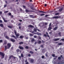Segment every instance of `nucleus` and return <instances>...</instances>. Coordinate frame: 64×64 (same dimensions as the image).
<instances>
[{
    "mask_svg": "<svg viewBox=\"0 0 64 64\" xmlns=\"http://www.w3.org/2000/svg\"><path fill=\"white\" fill-rule=\"evenodd\" d=\"M44 58H45V57L44 56H42V59H44Z\"/></svg>",
    "mask_w": 64,
    "mask_h": 64,
    "instance_id": "obj_40",
    "label": "nucleus"
},
{
    "mask_svg": "<svg viewBox=\"0 0 64 64\" xmlns=\"http://www.w3.org/2000/svg\"><path fill=\"white\" fill-rule=\"evenodd\" d=\"M18 21H20V22H22V20H18Z\"/></svg>",
    "mask_w": 64,
    "mask_h": 64,
    "instance_id": "obj_53",
    "label": "nucleus"
},
{
    "mask_svg": "<svg viewBox=\"0 0 64 64\" xmlns=\"http://www.w3.org/2000/svg\"><path fill=\"white\" fill-rule=\"evenodd\" d=\"M46 57H48V54H46Z\"/></svg>",
    "mask_w": 64,
    "mask_h": 64,
    "instance_id": "obj_63",
    "label": "nucleus"
},
{
    "mask_svg": "<svg viewBox=\"0 0 64 64\" xmlns=\"http://www.w3.org/2000/svg\"><path fill=\"white\" fill-rule=\"evenodd\" d=\"M5 38H6V39L10 40V41H11V42H16V40L14 38H11L10 39L7 36H6Z\"/></svg>",
    "mask_w": 64,
    "mask_h": 64,
    "instance_id": "obj_2",
    "label": "nucleus"
},
{
    "mask_svg": "<svg viewBox=\"0 0 64 64\" xmlns=\"http://www.w3.org/2000/svg\"><path fill=\"white\" fill-rule=\"evenodd\" d=\"M6 44H7V41L6 40H5L4 42V43L3 44V45H5Z\"/></svg>",
    "mask_w": 64,
    "mask_h": 64,
    "instance_id": "obj_11",
    "label": "nucleus"
},
{
    "mask_svg": "<svg viewBox=\"0 0 64 64\" xmlns=\"http://www.w3.org/2000/svg\"><path fill=\"white\" fill-rule=\"evenodd\" d=\"M7 46H8V49L9 48H10L11 46V44L10 43H8L7 44Z\"/></svg>",
    "mask_w": 64,
    "mask_h": 64,
    "instance_id": "obj_5",
    "label": "nucleus"
},
{
    "mask_svg": "<svg viewBox=\"0 0 64 64\" xmlns=\"http://www.w3.org/2000/svg\"><path fill=\"white\" fill-rule=\"evenodd\" d=\"M0 55L2 57H1L2 59H3L4 58V56H5V54L2 52H0Z\"/></svg>",
    "mask_w": 64,
    "mask_h": 64,
    "instance_id": "obj_3",
    "label": "nucleus"
},
{
    "mask_svg": "<svg viewBox=\"0 0 64 64\" xmlns=\"http://www.w3.org/2000/svg\"><path fill=\"white\" fill-rule=\"evenodd\" d=\"M58 44L59 45H62V43L61 42L59 44Z\"/></svg>",
    "mask_w": 64,
    "mask_h": 64,
    "instance_id": "obj_43",
    "label": "nucleus"
},
{
    "mask_svg": "<svg viewBox=\"0 0 64 64\" xmlns=\"http://www.w3.org/2000/svg\"><path fill=\"white\" fill-rule=\"evenodd\" d=\"M58 35H60V37L61 36V32H60L58 33Z\"/></svg>",
    "mask_w": 64,
    "mask_h": 64,
    "instance_id": "obj_27",
    "label": "nucleus"
},
{
    "mask_svg": "<svg viewBox=\"0 0 64 64\" xmlns=\"http://www.w3.org/2000/svg\"><path fill=\"white\" fill-rule=\"evenodd\" d=\"M28 57H31V54H28Z\"/></svg>",
    "mask_w": 64,
    "mask_h": 64,
    "instance_id": "obj_41",
    "label": "nucleus"
},
{
    "mask_svg": "<svg viewBox=\"0 0 64 64\" xmlns=\"http://www.w3.org/2000/svg\"><path fill=\"white\" fill-rule=\"evenodd\" d=\"M0 23H3V22H2V21L1 20H0Z\"/></svg>",
    "mask_w": 64,
    "mask_h": 64,
    "instance_id": "obj_54",
    "label": "nucleus"
},
{
    "mask_svg": "<svg viewBox=\"0 0 64 64\" xmlns=\"http://www.w3.org/2000/svg\"><path fill=\"white\" fill-rule=\"evenodd\" d=\"M45 14H40V16H44Z\"/></svg>",
    "mask_w": 64,
    "mask_h": 64,
    "instance_id": "obj_25",
    "label": "nucleus"
},
{
    "mask_svg": "<svg viewBox=\"0 0 64 64\" xmlns=\"http://www.w3.org/2000/svg\"><path fill=\"white\" fill-rule=\"evenodd\" d=\"M2 42H3V40H0V43H2Z\"/></svg>",
    "mask_w": 64,
    "mask_h": 64,
    "instance_id": "obj_48",
    "label": "nucleus"
},
{
    "mask_svg": "<svg viewBox=\"0 0 64 64\" xmlns=\"http://www.w3.org/2000/svg\"><path fill=\"white\" fill-rule=\"evenodd\" d=\"M30 8L31 9H32L33 10H34V8H33V7H31Z\"/></svg>",
    "mask_w": 64,
    "mask_h": 64,
    "instance_id": "obj_36",
    "label": "nucleus"
},
{
    "mask_svg": "<svg viewBox=\"0 0 64 64\" xmlns=\"http://www.w3.org/2000/svg\"><path fill=\"white\" fill-rule=\"evenodd\" d=\"M36 34L38 35H41L42 34H41L40 33H39L38 32H37L36 33Z\"/></svg>",
    "mask_w": 64,
    "mask_h": 64,
    "instance_id": "obj_15",
    "label": "nucleus"
},
{
    "mask_svg": "<svg viewBox=\"0 0 64 64\" xmlns=\"http://www.w3.org/2000/svg\"><path fill=\"white\" fill-rule=\"evenodd\" d=\"M25 48L26 49H28V48H29V47L28 46H26L25 47Z\"/></svg>",
    "mask_w": 64,
    "mask_h": 64,
    "instance_id": "obj_26",
    "label": "nucleus"
},
{
    "mask_svg": "<svg viewBox=\"0 0 64 64\" xmlns=\"http://www.w3.org/2000/svg\"><path fill=\"white\" fill-rule=\"evenodd\" d=\"M44 6H45V7H46V6H47V4H45Z\"/></svg>",
    "mask_w": 64,
    "mask_h": 64,
    "instance_id": "obj_60",
    "label": "nucleus"
},
{
    "mask_svg": "<svg viewBox=\"0 0 64 64\" xmlns=\"http://www.w3.org/2000/svg\"><path fill=\"white\" fill-rule=\"evenodd\" d=\"M24 37V36H20V39H22V38H23Z\"/></svg>",
    "mask_w": 64,
    "mask_h": 64,
    "instance_id": "obj_28",
    "label": "nucleus"
},
{
    "mask_svg": "<svg viewBox=\"0 0 64 64\" xmlns=\"http://www.w3.org/2000/svg\"><path fill=\"white\" fill-rule=\"evenodd\" d=\"M18 28L20 29H21V27L20 26H19Z\"/></svg>",
    "mask_w": 64,
    "mask_h": 64,
    "instance_id": "obj_58",
    "label": "nucleus"
},
{
    "mask_svg": "<svg viewBox=\"0 0 64 64\" xmlns=\"http://www.w3.org/2000/svg\"><path fill=\"white\" fill-rule=\"evenodd\" d=\"M52 29V28H51V26H49L48 30H51Z\"/></svg>",
    "mask_w": 64,
    "mask_h": 64,
    "instance_id": "obj_16",
    "label": "nucleus"
},
{
    "mask_svg": "<svg viewBox=\"0 0 64 64\" xmlns=\"http://www.w3.org/2000/svg\"><path fill=\"white\" fill-rule=\"evenodd\" d=\"M42 53H44L45 52V50L44 49H43L42 51Z\"/></svg>",
    "mask_w": 64,
    "mask_h": 64,
    "instance_id": "obj_39",
    "label": "nucleus"
},
{
    "mask_svg": "<svg viewBox=\"0 0 64 64\" xmlns=\"http://www.w3.org/2000/svg\"><path fill=\"white\" fill-rule=\"evenodd\" d=\"M30 61L31 63H34V60L33 59H31L30 60Z\"/></svg>",
    "mask_w": 64,
    "mask_h": 64,
    "instance_id": "obj_12",
    "label": "nucleus"
},
{
    "mask_svg": "<svg viewBox=\"0 0 64 64\" xmlns=\"http://www.w3.org/2000/svg\"><path fill=\"white\" fill-rule=\"evenodd\" d=\"M8 10L5 11L4 13H8Z\"/></svg>",
    "mask_w": 64,
    "mask_h": 64,
    "instance_id": "obj_37",
    "label": "nucleus"
},
{
    "mask_svg": "<svg viewBox=\"0 0 64 64\" xmlns=\"http://www.w3.org/2000/svg\"><path fill=\"white\" fill-rule=\"evenodd\" d=\"M21 25V23H19L18 24V26H20V25Z\"/></svg>",
    "mask_w": 64,
    "mask_h": 64,
    "instance_id": "obj_47",
    "label": "nucleus"
},
{
    "mask_svg": "<svg viewBox=\"0 0 64 64\" xmlns=\"http://www.w3.org/2000/svg\"><path fill=\"white\" fill-rule=\"evenodd\" d=\"M4 22H7V20H4Z\"/></svg>",
    "mask_w": 64,
    "mask_h": 64,
    "instance_id": "obj_56",
    "label": "nucleus"
},
{
    "mask_svg": "<svg viewBox=\"0 0 64 64\" xmlns=\"http://www.w3.org/2000/svg\"><path fill=\"white\" fill-rule=\"evenodd\" d=\"M41 47H42V48H43V45H41L40 46Z\"/></svg>",
    "mask_w": 64,
    "mask_h": 64,
    "instance_id": "obj_51",
    "label": "nucleus"
},
{
    "mask_svg": "<svg viewBox=\"0 0 64 64\" xmlns=\"http://www.w3.org/2000/svg\"><path fill=\"white\" fill-rule=\"evenodd\" d=\"M50 16L49 14H46L45 16V17H48V16Z\"/></svg>",
    "mask_w": 64,
    "mask_h": 64,
    "instance_id": "obj_34",
    "label": "nucleus"
},
{
    "mask_svg": "<svg viewBox=\"0 0 64 64\" xmlns=\"http://www.w3.org/2000/svg\"><path fill=\"white\" fill-rule=\"evenodd\" d=\"M14 57V56L13 55H11L9 57V59H11L12 57Z\"/></svg>",
    "mask_w": 64,
    "mask_h": 64,
    "instance_id": "obj_22",
    "label": "nucleus"
},
{
    "mask_svg": "<svg viewBox=\"0 0 64 64\" xmlns=\"http://www.w3.org/2000/svg\"><path fill=\"white\" fill-rule=\"evenodd\" d=\"M32 42H33V41H35V40L34 38H32L31 40Z\"/></svg>",
    "mask_w": 64,
    "mask_h": 64,
    "instance_id": "obj_33",
    "label": "nucleus"
},
{
    "mask_svg": "<svg viewBox=\"0 0 64 64\" xmlns=\"http://www.w3.org/2000/svg\"><path fill=\"white\" fill-rule=\"evenodd\" d=\"M37 29L35 28L34 29V32H37Z\"/></svg>",
    "mask_w": 64,
    "mask_h": 64,
    "instance_id": "obj_18",
    "label": "nucleus"
},
{
    "mask_svg": "<svg viewBox=\"0 0 64 64\" xmlns=\"http://www.w3.org/2000/svg\"><path fill=\"white\" fill-rule=\"evenodd\" d=\"M45 25H47V23L46 22H45Z\"/></svg>",
    "mask_w": 64,
    "mask_h": 64,
    "instance_id": "obj_62",
    "label": "nucleus"
},
{
    "mask_svg": "<svg viewBox=\"0 0 64 64\" xmlns=\"http://www.w3.org/2000/svg\"><path fill=\"white\" fill-rule=\"evenodd\" d=\"M26 12H34L33 10H30L27 9H26Z\"/></svg>",
    "mask_w": 64,
    "mask_h": 64,
    "instance_id": "obj_4",
    "label": "nucleus"
},
{
    "mask_svg": "<svg viewBox=\"0 0 64 64\" xmlns=\"http://www.w3.org/2000/svg\"><path fill=\"white\" fill-rule=\"evenodd\" d=\"M8 15H9V16H11V13H8Z\"/></svg>",
    "mask_w": 64,
    "mask_h": 64,
    "instance_id": "obj_42",
    "label": "nucleus"
},
{
    "mask_svg": "<svg viewBox=\"0 0 64 64\" xmlns=\"http://www.w3.org/2000/svg\"><path fill=\"white\" fill-rule=\"evenodd\" d=\"M23 43H23V42H20V43H19V44H20V45H21V44H23Z\"/></svg>",
    "mask_w": 64,
    "mask_h": 64,
    "instance_id": "obj_21",
    "label": "nucleus"
},
{
    "mask_svg": "<svg viewBox=\"0 0 64 64\" xmlns=\"http://www.w3.org/2000/svg\"><path fill=\"white\" fill-rule=\"evenodd\" d=\"M29 53H30L31 54H32H32H34V52H32V51H30Z\"/></svg>",
    "mask_w": 64,
    "mask_h": 64,
    "instance_id": "obj_17",
    "label": "nucleus"
},
{
    "mask_svg": "<svg viewBox=\"0 0 64 64\" xmlns=\"http://www.w3.org/2000/svg\"><path fill=\"white\" fill-rule=\"evenodd\" d=\"M7 49H8V48H7V46H5V49H4L5 51H6V50H7Z\"/></svg>",
    "mask_w": 64,
    "mask_h": 64,
    "instance_id": "obj_13",
    "label": "nucleus"
},
{
    "mask_svg": "<svg viewBox=\"0 0 64 64\" xmlns=\"http://www.w3.org/2000/svg\"><path fill=\"white\" fill-rule=\"evenodd\" d=\"M38 44H40L41 43V41L40 40H39L38 42Z\"/></svg>",
    "mask_w": 64,
    "mask_h": 64,
    "instance_id": "obj_24",
    "label": "nucleus"
},
{
    "mask_svg": "<svg viewBox=\"0 0 64 64\" xmlns=\"http://www.w3.org/2000/svg\"><path fill=\"white\" fill-rule=\"evenodd\" d=\"M58 59L59 60H60L61 59V57H59L58 58Z\"/></svg>",
    "mask_w": 64,
    "mask_h": 64,
    "instance_id": "obj_32",
    "label": "nucleus"
},
{
    "mask_svg": "<svg viewBox=\"0 0 64 64\" xmlns=\"http://www.w3.org/2000/svg\"><path fill=\"white\" fill-rule=\"evenodd\" d=\"M8 27L9 28H10V29L12 28V27L10 26H8Z\"/></svg>",
    "mask_w": 64,
    "mask_h": 64,
    "instance_id": "obj_23",
    "label": "nucleus"
},
{
    "mask_svg": "<svg viewBox=\"0 0 64 64\" xmlns=\"http://www.w3.org/2000/svg\"><path fill=\"white\" fill-rule=\"evenodd\" d=\"M52 19H58V18H59V17L58 16H55L53 17L52 18Z\"/></svg>",
    "mask_w": 64,
    "mask_h": 64,
    "instance_id": "obj_8",
    "label": "nucleus"
},
{
    "mask_svg": "<svg viewBox=\"0 0 64 64\" xmlns=\"http://www.w3.org/2000/svg\"><path fill=\"white\" fill-rule=\"evenodd\" d=\"M52 56H53V57H55V54H52Z\"/></svg>",
    "mask_w": 64,
    "mask_h": 64,
    "instance_id": "obj_50",
    "label": "nucleus"
},
{
    "mask_svg": "<svg viewBox=\"0 0 64 64\" xmlns=\"http://www.w3.org/2000/svg\"><path fill=\"white\" fill-rule=\"evenodd\" d=\"M63 8V7H62L61 8H60L59 10V11H60V12H61V11H62Z\"/></svg>",
    "mask_w": 64,
    "mask_h": 64,
    "instance_id": "obj_10",
    "label": "nucleus"
},
{
    "mask_svg": "<svg viewBox=\"0 0 64 64\" xmlns=\"http://www.w3.org/2000/svg\"><path fill=\"white\" fill-rule=\"evenodd\" d=\"M16 51L17 53H18L20 51V50L19 49H18L16 50Z\"/></svg>",
    "mask_w": 64,
    "mask_h": 64,
    "instance_id": "obj_29",
    "label": "nucleus"
},
{
    "mask_svg": "<svg viewBox=\"0 0 64 64\" xmlns=\"http://www.w3.org/2000/svg\"><path fill=\"white\" fill-rule=\"evenodd\" d=\"M0 26L2 27H3L4 26L2 24H0Z\"/></svg>",
    "mask_w": 64,
    "mask_h": 64,
    "instance_id": "obj_20",
    "label": "nucleus"
},
{
    "mask_svg": "<svg viewBox=\"0 0 64 64\" xmlns=\"http://www.w3.org/2000/svg\"><path fill=\"white\" fill-rule=\"evenodd\" d=\"M23 6L24 8H26V6Z\"/></svg>",
    "mask_w": 64,
    "mask_h": 64,
    "instance_id": "obj_55",
    "label": "nucleus"
},
{
    "mask_svg": "<svg viewBox=\"0 0 64 64\" xmlns=\"http://www.w3.org/2000/svg\"><path fill=\"white\" fill-rule=\"evenodd\" d=\"M7 4H5L4 5V8H5V7H7Z\"/></svg>",
    "mask_w": 64,
    "mask_h": 64,
    "instance_id": "obj_38",
    "label": "nucleus"
},
{
    "mask_svg": "<svg viewBox=\"0 0 64 64\" xmlns=\"http://www.w3.org/2000/svg\"><path fill=\"white\" fill-rule=\"evenodd\" d=\"M28 28H34V26H33L30 25L28 26Z\"/></svg>",
    "mask_w": 64,
    "mask_h": 64,
    "instance_id": "obj_6",
    "label": "nucleus"
},
{
    "mask_svg": "<svg viewBox=\"0 0 64 64\" xmlns=\"http://www.w3.org/2000/svg\"><path fill=\"white\" fill-rule=\"evenodd\" d=\"M61 40L62 41H64V38L62 39H61Z\"/></svg>",
    "mask_w": 64,
    "mask_h": 64,
    "instance_id": "obj_57",
    "label": "nucleus"
},
{
    "mask_svg": "<svg viewBox=\"0 0 64 64\" xmlns=\"http://www.w3.org/2000/svg\"><path fill=\"white\" fill-rule=\"evenodd\" d=\"M2 14V12L1 11L0 12V14Z\"/></svg>",
    "mask_w": 64,
    "mask_h": 64,
    "instance_id": "obj_61",
    "label": "nucleus"
},
{
    "mask_svg": "<svg viewBox=\"0 0 64 64\" xmlns=\"http://www.w3.org/2000/svg\"><path fill=\"white\" fill-rule=\"evenodd\" d=\"M21 56L22 57H24L23 54H21Z\"/></svg>",
    "mask_w": 64,
    "mask_h": 64,
    "instance_id": "obj_31",
    "label": "nucleus"
},
{
    "mask_svg": "<svg viewBox=\"0 0 64 64\" xmlns=\"http://www.w3.org/2000/svg\"><path fill=\"white\" fill-rule=\"evenodd\" d=\"M38 12L40 13H43V11H39Z\"/></svg>",
    "mask_w": 64,
    "mask_h": 64,
    "instance_id": "obj_45",
    "label": "nucleus"
},
{
    "mask_svg": "<svg viewBox=\"0 0 64 64\" xmlns=\"http://www.w3.org/2000/svg\"><path fill=\"white\" fill-rule=\"evenodd\" d=\"M43 13H47V12H43Z\"/></svg>",
    "mask_w": 64,
    "mask_h": 64,
    "instance_id": "obj_59",
    "label": "nucleus"
},
{
    "mask_svg": "<svg viewBox=\"0 0 64 64\" xmlns=\"http://www.w3.org/2000/svg\"><path fill=\"white\" fill-rule=\"evenodd\" d=\"M58 29V27L56 26L55 28H54L53 29V30L54 31H55Z\"/></svg>",
    "mask_w": 64,
    "mask_h": 64,
    "instance_id": "obj_9",
    "label": "nucleus"
},
{
    "mask_svg": "<svg viewBox=\"0 0 64 64\" xmlns=\"http://www.w3.org/2000/svg\"><path fill=\"white\" fill-rule=\"evenodd\" d=\"M18 48L20 50H23L24 49V48L20 46H19L18 47Z\"/></svg>",
    "mask_w": 64,
    "mask_h": 64,
    "instance_id": "obj_7",
    "label": "nucleus"
},
{
    "mask_svg": "<svg viewBox=\"0 0 64 64\" xmlns=\"http://www.w3.org/2000/svg\"><path fill=\"white\" fill-rule=\"evenodd\" d=\"M14 33H15V34L16 36V37L14 35H12L11 37L14 38V39H17V38H18V37L20 35L18 33L17 34V32H16V30H14Z\"/></svg>",
    "mask_w": 64,
    "mask_h": 64,
    "instance_id": "obj_1",
    "label": "nucleus"
},
{
    "mask_svg": "<svg viewBox=\"0 0 64 64\" xmlns=\"http://www.w3.org/2000/svg\"><path fill=\"white\" fill-rule=\"evenodd\" d=\"M59 14V13H57L55 14V15H58Z\"/></svg>",
    "mask_w": 64,
    "mask_h": 64,
    "instance_id": "obj_46",
    "label": "nucleus"
},
{
    "mask_svg": "<svg viewBox=\"0 0 64 64\" xmlns=\"http://www.w3.org/2000/svg\"><path fill=\"white\" fill-rule=\"evenodd\" d=\"M30 36H33V35H34V34H30Z\"/></svg>",
    "mask_w": 64,
    "mask_h": 64,
    "instance_id": "obj_30",
    "label": "nucleus"
},
{
    "mask_svg": "<svg viewBox=\"0 0 64 64\" xmlns=\"http://www.w3.org/2000/svg\"><path fill=\"white\" fill-rule=\"evenodd\" d=\"M44 35L45 37H47V35L46 34H44Z\"/></svg>",
    "mask_w": 64,
    "mask_h": 64,
    "instance_id": "obj_52",
    "label": "nucleus"
},
{
    "mask_svg": "<svg viewBox=\"0 0 64 64\" xmlns=\"http://www.w3.org/2000/svg\"><path fill=\"white\" fill-rule=\"evenodd\" d=\"M25 62L26 63V64H28V62H27V60L26 59L25 60Z\"/></svg>",
    "mask_w": 64,
    "mask_h": 64,
    "instance_id": "obj_14",
    "label": "nucleus"
},
{
    "mask_svg": "<svg viewBox=\"0 0 64 64\" xmlns=\"http://www.w3.org/2000/svg\"><path fill=\"white\" fill-rule=\"evenodd\" d=\"M51 23H50L49 25V27H51Z\"/></svg>",
    "mask_w": 64,
    "mask_h": 64,
    "instance_id": "obj_49",
    "label": "nucleus"
},
{
    "mask_svg": "<svg viewBox=\"0 0 64 64\" xmlns=\"http://www.w3.org/2000/svg\"><path fill=\"white\" fill-rule=\"evenodd\" d=\"M31 17L32 18H35V16H31Z\"/></svg>",
    "mask_w": 64,
    "mask_h": 64,
    "instance_id": "obj_35",
    "label": "nucleus"
},
{
    "mask_svg": "<svg viewBox=\"0 0 64 64\" xmlns=\"http://www.w3.org/2000/svg\"><path fill=\"white\" fill-rule=\"evenodd\" d=\"M34 38H37V36H34Z\"/></svg>",
    "mask_w": 64,
    "mask_h": 64,
    "instance_id": "obj_44",
    "label": "nucleus"
},
{
    "mask_svg": "<svg viewBox=\"0 0 64 64\" xmlns=\"http://www.w3.org/2000/svg\"><path fill=\"white\" fill-rule=\"evenodd\" d=\"M59 38H55L54 39V41H58V40H59Z\"/></svg>",
    "mask_w": 64,
    "mask_h": 64,
    "instance_id": "obj_19",
    "label": "nucleus"
},
{
    "mask_svg": "<svg viewBox=\"0 0 64 64\" xmlns=\"http://www.w3.org/2000/svg\"><path fill=\"white\" fill-rule=\"evenodd\" d=\"M11 18H13V16L12 15L11 16Z\"/></svg>",
    "mask_w": 64,
    "mask_h": 64,
    "instance_id": "obj_64",
    "label": "nucleus"
}]
</instances>
